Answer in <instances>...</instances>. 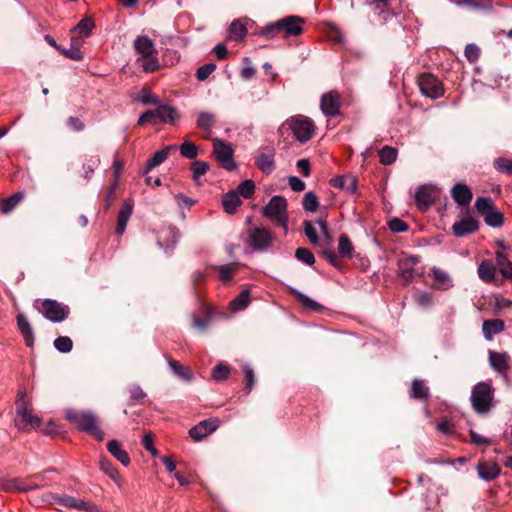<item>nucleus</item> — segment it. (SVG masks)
I'll return each mask as SVG.
<instances>
[{"label": "nucleus", "mask_w": 512, "mask_h": 512, "mask_svg": "<svg viewBox=\"0 0 512 512\" xmlns=\"http://www.w3.org/2000/svg\"><path fill=\"white\" fill-rule=\"evenodd\" d=\"M275 148L273 146L261 147L255 156V165L266 175H270L276 168Z\"/></svg>", "instance_id": "17"}, {"label": "nucleus", "mask_w": 512, "mask_h": 512, "mask_svg": "<svg viewBox=\"0 0 512 512\" xmlns=\"http://www.w3.org/2000/svg\"><path fill=\"white\" fill-rule=\"evenodd\" d=\"M101 470L114 482L120 485L121 476L118 470L112 465V463L105 457L99 461Z\"/></svg>", "instance_id": "40"}, {"label": "nucleus", "mask_w": 512, "mask_h": 512, "mask_svg": "<svg viewBox=\"0 0 512 512\" xmlns=\"http://www.w3.org/2000/svg\"><path fill=\"white\" fill-rule=\"evenodd\" d=\"M389 229L392 232L400 233L409 229V225L400 218H393L388 223Z\"/></svg>", "instance_id": "59"}, {"label": "nucleus", "mask_w": 512, "mask_h": 512, "mask_svg": "<svg viewBox=\"0 0 512 512\" xmlns=\"http://www.w3.org/2000/svg\"><path fill=\"white\" fill-rule=\"evenodd\" d=\"M15 426L22 431L37 429L41 426L42 420L29 408V402L24 391H19L16 400Z\"/></svg>", "instance_id": "3"}, {"label": "nucleus", "mask_w": 512, "mask_h": 512, "mask_svg": "<svg viewBox=\"0 0 512 512\" xmlns=\"http://www.w3.org/2000/svg\"><path fill=\"white\" fill-rule=\"evenodd\" d=\"M107 449L122 465L128 466L130 464V457L128 453L121 448V445L117 440L109 441Z\"/></svg>", "instance_id": "32"}, {"label": "nucleus", "mask_w": 512, "mask_h": 512, "mask_svg": "<svg viewBox=\"0 0 512 512\" xmlns=\"http://www.w3.org/2000/svg\"><path fill=\"white\" fill-rule=\"evenodd\" d=\"M496 265L503 277L512 280V262L507 258V255L498 251L496 253Z\"/></svg>", "instance_id": "36"}, {"label": "nucleus", "mask_w": 512, "mask_h": 512, "mask_svg": "<svg viewBox=\"0 0 512 512\" xmlns=\"http://www.w3.org/2000/svg\"><path fill=\"white\" fill-rule=\"evenodd\" d=\"M493 166L496 170L512 176V160L498 157L494 159Z\"/></svg>", "instance_id": "51"}, {"label": "nucleus", "mask_w": 512, "mask_h": 512, "mask_svg": "<svg viewBox=\"0 0 512 512\" xmlns=\"http://www.w3.org/2000/svg\"><path fill=\"white\" fill-rule=\"evenodd\" d=\"M247 34V28L245 23H243L240 19L234 20L228 29L229 39L234 41H241L245 38Z\"/></svg>", "instance_id": "34"}, {"label": "nucleus", "mask_w": 512, "mask_h": 512, "mask_svg": "<svg viewBox=\"0 0 512 512\" xmlns=\"http://www.w3.org/2000/svg\"><path fill=\"white\" fill-rule=\"evenodd\" d=\"M289 294L295 297V299L305 308L313 310V311H319L322 306L315 302L314 300L310 299L308 296L304 295L303 293L299 292L295 288H289Z\"/></svg>", "instance_id": "38"}, {"label": "nucleus", "mask_w": 512, "mask_h": 512, "mask_svg": "<svg viewBox=\"0 0 512 512\" xmlns=\"http://www.w3.org/2000/svg\"><path fill=\"white\" fill-rule=\"evenodd\" d=\"M416 303L421 307H428L433 302V297L428 292H418L415 296Z\"/></svg>", "instance_id": "61"}, {"label": "nucleus", "mask_w": 512, "mask_h": 512, "mask_svg": "<svg viewBox=\"0 0 512 512\" xmlns=\"http://www.w3.org/2000/svg\"><path fill=\"white\" fill-rule=\"evenodd\" d=\"M215 123V116L209 112H202L197 119V125L205 132H209Z\"/></svg>", "instance_id": "44"}, {"label": "nucleus", "mask_w": 512, "mask_h": 512, "mask_svg": "<svg viewBox=\"0 0 512 512\" xmlns=\"http://www.w3.org/2000/svg\"><path fill=\"white\" fill-rule=\"evenodd\" d=\"M95 27L94 21L90 17H84L80 22L73 28L74 32H78L83 37H88L93 28Z\"/></svg>", "instance_id": "43"}, {"label": "nucleus", "mask_w": 512, "mask_h": 512, "mask_svg": "<svg viewBox=\"0 0 512 512\" xmlns=\"http://www.w3.org/2000/svg\"><path fill=\"white\" fill-rule=\"evenodd\" d=\"M496 266L490 259L483 260L478 266L479 278L485 283H491L495 279Z\"/></svg>", "instance_id": "28"}, {"label": "nucleus", "mask_w": 512, "mask_h": 512, "mask_svg": "<svg viewBox=\"0 0 512 512\" xmlns=\"http://www.w3.org/2000/svg\"><path fill=\"white\" fill-rule=\"evenodd\" d=\"M239 267L240 263L232 262L225 265L213 266V270H215L218 273V277L222 282L228 283L232 280L233 276L238 271Z\"/></svg>", "instance_id": "27"}, {"label": "nucleus", "mask_w": 512, "mask_h": 512, "mask_svg": "<svg viewBox=\"0 0 512 512\" xmlns=\"http://www.w3.org/2000/svg\"><path fill=\"white\" fill-rule=\"evenodd\" d=\"M0 490L5 492H28L25 483L19 478H0Z\"/></svg>", "instance_id": "30"}, {"label": "nucleus", "mask_w": 512, "mask_h": 512, "mask_svg": "<svg viewBox=\"0 0 512 512\" xmlns=\"http://www.w3.org/2000/svg\"><path fill=\"white\" fill-rule=\"evenodd\" d=\"M420 91L426 97L437 99L444 94L443 83L431 73H423L418 78Z\"/></svg>", "instance_id": "11"}, {"label": "nucleus", "mask_w": 512, "mask_h": 512, "mask_svg": "<svg viewBox=\"0 0 512 512\" xmlns=\"http://www.w3.org/2000/svg\"><path fill=\"white\" fill-rule=\"evenodd\" d=\"M304 22L302 17L290 15L261 27L257 34L267 39H274L278 35H282L284 38L299 36L303 33Z\"/></svg>", "instance_id": "1"}, {"label": "nucleus", "mask_w": 512, "mask_h": 512, "mask_svg": "<svg viewBox=\"0 0 512 512\" xmlns=\"http://www.w3.org/2000/svg\"><path fill=\"white\" fill-rule=\"evenodd\" d=\"M134 49L140 57L137 62L145 72L151 73L159 69L158 52L154 42L147 36H138L134 41Z\"/></svg>", "instance_id": "2"}, {"label": "nucleus", "mask_w": 512, "mask_h": 512, "mask_svg": "<svg viewBox=\"0 0 512 512\" xmlns=\"http://www.w3.org/2000/svg\"><path fill=\"white\" fill-rule=\"evenodd\" d=\"M287 124L299 142L305 143L313 137L315 125L311 119L298 115L287 120Z\"/></svg>", "instance_id": "10"}, {"label": "nucleus", "mask_w": 512, "mask_h": 512, "mask_svg": "<svg viewBox=\"0 0 512 512\" xmlns=\"http://www.w3.org/2000/svg\"><path fill=\"white\" fill-rule=\"evenodd\" d=\"M177 116L176 110L169 105H160L156 109L147 110L138 119L139 125L151 123L157 125L160 123H174Z\"/></svg>", "instance_id": "8"}, {"label": "nucleus", "mask_w": 512, "mask_h": 512, "mask_svg": "<svg viewBox=\"0 0 512 512\" xmlns=\"http://www.w3.org/2000/svg\"><path fill=\"white\" fill-rule=\"evenodd\" d=\"M54 347L62 353H68L72 350L73 342L67 336H59L54 340Z\"/></svg>", "instance_id": "53"}, {"label": "nucleus", "mask_w": 512, "mask_h": 512, "mask_svg": "<svg viewBox=\"0 0 512 512\" xmlns=\"http://www.w3.org/2000/svg\"><path fill=\"white\" fill-rule=\"evenodd\" d=\"M464 54L470 63H475L480 57V48L475 44H468Z\"/></svg>", "instance_id": "58"}, {"label": "nucleus", "mask_w": 512, "mask_h": 512, "mask_svg": "<svg viewBox=\"0 0 512 512\" xmlns=\"http://www.w3.org/2000/svg\"><path fill=\"white\" fill-rule=\"evenodd\" d=\"M133 205L129 201H125L118 214V222L116 227V233L122 235L126 229L127 222L132 215Z\"/></svg>", "instance_id": "29"}, {"label": "nucleus", "mask_w": 512, "mask_h": 512, "mask_svg": "<svg viewBox=\"0 0 512 512\" xmlns=\"http://www.w3.org/2000/svg\"><path fill=\"white\" fill-rule=\"evenodd\" d=\"M175 199L181 210L183 218H186V212H190L191 210L192 200L189 197L184 196L183 194H177L175 196Z\"/></svg>", "instance_id": "57"}, {"label": "nucleus", "mask_w": 512, "mask_h": 512, "mask_svg": "<svg viewBox=\"0 0 512 512\" xmlns=\"http://www.w3.org/2000/svg\"><path fill=\"white\" fill-rule=\"evenodd\" d=\"M288 183H289V186L291 187V189L295 192H301L306 187L305 182L296 176H290L288 179Z\"/></svg>", "instance_id": "64"}, {"label": "nucleus", "mask_w": 512, "mask_h": 512, "mask_svg": "<svg viewBox=\"0 0 512 512\" xmlns=\"http://www.w3.org/2000/svg\"><path fill=\"white\" fill-rule=\"evenodd\" d=\"M176 145H169L154 153V155L147 161L146 170H151L159 165H161L169 155V152L172 150H176Z\"/></svg>", "instance_id": "31"}, {"label": "nucleus", "mask_w": 512, "mask_h": 512, "mask_svg": "<svg viewBox=\"0 0 512 512\" xmlns=\"http://www.w3.org/2000/svg\"><path fill=\"white\" fill-rule=\"evenodd\" d=\"M505 329L504 321L501 319L485 320L482 325L483 335L486 340H492L495 334Z\"/></svg>", "instance_id": "26"}, {"label": "nucleus", "mask_w": 512, "mask_h": 512, "mask_svg": "<svg viewBox=\"0 0 512 512\" xmlns=\"http://www.w3.org/2000/svg\"><path fill=\"white\" fill-rule=\"evenodd\" d=\"M238 195H241L245 199H249L252 197L255 191V184L252 180L248 179L239 184L237 190H235Z\"/></svg>", "instance_id": "48"}, {"label": "nucleus", "mask_w": 512, "mask_h": 512, "mask_svg": "<svg viewBox=\"0 0 512 512\" xmlns=\"http://www.w3.org/2000/svg\"><path fill=\"white\" fill-rule=\"evenodd\" d=\"M358 180L354 175H342L336 176L330 179L329 184L334 188H339L349 192L351 194H355L357 190Z\"/></svg>", "instance_id": "20"}, {"label": "nucleus", "mask_w": 512, "mask_h": 512, "mask_svg": "<svg viewBox=\"0 0 512 512\" xmlns=\"http://www.w3.org/2000/svg\"><path fill=\"white\" fill-rule=\"evenodd\" d=\"M510 356L506 352L489 351V362L494 370L505 373L510 369Z\"/></svg>", "instance_id": "22"}, {"label": "nucleus", "mask_w": 512, "mask_h": 512, "mask_svg": "<svg viewBox=\"0 0 512 512\" xmlns=\"http://www.w3.org/2000/svg\"><path fill=\"white\" fill-rule=\"evenodd\" d=\"M438 189L431 184L421 185L415 194V204L420 211H427L435 202Z\"/></svg>", "instance_id": "15"}, {"label": "nucleus", "mask_w": 512, "mask_h": 512, "mask_svg": "<svg viewBox=\"0 0 512 512\" xmlns=\"http://www.w3.org/2000/svg\"><path fill=\"white\" fill-rule=\"evenodd\" d=\"M80 41L76 37L71 38V47L69 49H65L63 47L60 48L59 52L65 57L74 60L80 61L83 59V53L79 48Z\"/></svg>", "instance_id": "37"}, {"label": "nucleus", "mask_w": 512, "mask_h": 512, "mask_svg": "<svg viewBox=\"0 0 512 512\" xmlns=\"http://www.w3.org/2000/svg\"><path fill=\"white\" fill-rule=\"evenodd\" d=\"M304 225V232L311 244L314 246L319 245L320 238L316 232V229L313 227L312 223L308 220H305L303 222Z\"/></svg>", "instance_id": "55"}, {"label": "nucleus", "mask_w": 512, "mask_h": 512, "mask_svg": "<svg viewBox=\"0 0 512 512\" xmlns=\"http://www.w3.org/2000/svg\"><path fill=\"white\" fill-rule=\"evenodd\" d=\"M320 108L327 117H335L340 114L341 96L338 91L332 90L324 93L320 99Z\"/></svg>", "instance_id": "16"}, {"label": "nucleus", "mask_w": 512, "mask_h": 512, "mask_svg": "<svg viewBox=\"0 0 512 512\" xmlns=\"http://www.w3.org/2000/svg\"><path fill=\"white\" fill-rule=\"evenodd\" d=\"M230 375V367L227 364L219 363L212 369V378L216 382L228 379Z\"/></svg>", "instance_id": "46"}, {"label": "nucleus", "mask_w": 512, "mask_h": 512, "mask_svg": "<svg viewBox=\"0 0 512 512\" xmlns=\"http://www.w3.org/2000/svg\"><path fill=\"white\" fill-rule=\"evenodd\" d=\"M243 373H244L245 382H246V387L245 388H246L247 392L249 393L253 389V385H254V382H255L254 371H253V369L249 365H244L243 366Z\"/></svg>", "instance_id": "60"}, {"label": "nucleus", "mask_w": 512, "mask_h": 512, "mask_svg": "<svg viewBox=\"0 0 512 512\" xmlns=\"http://www.w3.org/2000/svg\"><path fill=\"white\" fill-rule=\"evenodd\" d=\"M41 309L36 306V308L43 314V316L55 323H59L64 321L69 315V308L67 306L62 305L56 300L45 299L41 302Z\"/></svg>", "instance_id": "12"}, {"label": "nucleus", "mask_w": 512, "mask_h": 512, "mask_svg": "<svg viewBox=\"0 0 512 512\" xmlns=\"http://www.w3.org/2000/svg\"><path fill=\"white\" fill-rule=\"evenodd\" d=\"M466 217L452 225V232L456 237H465L475 233L479 229L478 220L469 215V210H465Z\"/></svg>", "instance_id": "18"}, {"label": "nucleus", "mask_w": 512, "mask_h": 512, "mask_svg": "<svg viewBox=\"0 0 512 512\" xmlns=\"http://www.w3.org/2000/svg\"><path fill=\"white\" fill-rule=\"evenodd\" d=\"M415 270L405 262L398 260V275L404 286H408L414 279Z\"/></svg>", "instance_id": "39"}, {"label": "nucleus", "mask_w": 512, "mask_h": 512, "mask_svg": "<svg viewBox=\"0 0 512 512\" xmlns=\"http://www.w3.org/2000/svg\"><path fill=\"white\" fill-rule=\"evenodd\" d=\"M25 193L22 191H18L14 193L12 196L5 198L2 201L0 210L3 214L7 215L11 213L15 207L24 199Z\"/></svg>", "instance_id": "35"}, {"label": "nucleus", "mask_w": 512, "mask_h": 512, "mask_svg": "<svg viewBox=\"0 0 512 512\" xmlns=\"http://www.w3.org/2000/svg\"><path fill=\"white\" fill-rule=\"evenodd\" d=\"M409 395L412 399L425 402L430 398V390L423 380L415 379L411 384Z\"/></svg>", "instance_id": "25"}, {"label": "nucleus", "mask_w": 512, "mask_h": 512, "mask_svg": "<svg viewBox=\"0 0 512 512\" xmlns=\"http://www.w3.org/2000/svg\"><path fill=\"white\" fill-rule=\"evenodd\" d=\"M431 273L435 279V281L440 285L439 288L447 289L450 283V277L447 272L433 267L431 269Z\"/></svg>", "instance_id": "49"}, {"label": "nucleus", "mask_w": 512, "mask_h": 512, "mask_svg": "<svg viewBox=\"0 0 512 512\" xmlns=\"http://www.w3.org/2000/svg\"><path fill=\"white\" fill-rule=\"evenodd\" d=\"M295 257L306 265H313L315 263L314 254L308 248H297L295 251Z\"/></svg>", "instance_id": "50"}, {"label": "nucleus", "mask_w": 512, "mask_h": 512, "mask_svg": "<svg viewBox=\"0 0 512 512\" xmlns=\"http://www.w3.org/2000/svg\"><path fill=\"white\" fill-rule=\"evenodd\" d=\"M475 208L481 215L485 216L494 209V203L490 198L478 197L475 202Z\"/></svg>", "instance_id": "47"}, {"label": "nucleus", "mask_w": 512, "mask_h": 512, "mask_svg": "<svg viewBox=\"0 0 512 512\" xmlns=\"http://www.w3.org/2000/svg\"><path fill=\"white\" fill-rule=\"evenodd\" d=\"M493 389L491 385L480 382L474 386L471 394V402L477 413H487L491 408Z\"/></svg>", "instance_id": "9"}, {"label": "nucleus", "mask_w": 512, "mask_h": 512, "mask_svg": "<svg viewBox=\"0 0 512 512\" xmlns=\"http://www.w3.org/2000/svg\"><path fill=\"white\" fill-rule=\"evenodd\" d=\"M241 203V199L235 190L228 191L222 198V205L229 214L235 213L236 208Z\"/></svg>", "instance_id": "33"}, {"label": "nucleus", "mask_w": 512, "mask_h": 512, "mask_svg": "<svg viewBox=\"0 0 512 512\" xmlns=\"http://www.w3.org/2000/svg\"><path fill=\"white\" fill-rule=\"evenodd\" d=\"M123 167H124V163L121 160L116 159L114 161V163H113V182H112L114 187L118 186Z\"/></svg>", "instance_id": "63"}, {"label": "nucleus", "mask_w": 512, "mask_h": 512, "mask_svg": "<svg viewBox=\"0 0 512 512\" xmlns=\"http://www.w3.org/2000/svg\"><path fill=\"white\" fill-rule=\"evenodd\" d=\"M197 301L199 303L200 316L194 315V328L197 329L198 333L205 334L215 320L224 317L226 314L218 312L215 307L204 302L198 295Z\"/></svg>", "instance_id": "5"}, {"label": "nucleus", "mask_w": 512, "mask_h": 512, "mask_svg": "<svg viewBox=\"0 0 512 512\" xmlns=\"http://www.w3.org/2000/svg\"><path fill=\"white\" fill-rule=\"evenodd\" d=\"M451 197L459 206H468L473 198V193L466 184L457 183L451 189Z\"/></svg>", "instance_id": "19"}, {"label": "nucleus", "mask_w": 512, "mask_h": 512, "mask_svg": "<svg viewBox=\"0 0 512 512\" xmlns=\"http://www.w3.org/2000/svg\"><path fill=\"white\" fill-rule=\"evenodd\" d=\"M274 241V235L271 231L256 227L249 230L248 244L255 251H265L270 248Z\"/></svg>", "instance_id": "13"}, {"label": "nucleus", "mask_w": 512, "mask_h": 512, "mask_svg": "<svg viewBox=\"0 0 512 512\" xmlns=\"http://www.w3.org/2000/svg\"><path fill=\"white\" fill-rule=\"evenodd\" d=\"M66 418L79 430L93 435L97 440L102 441L104 439V433L98 426V418L92 412L70 410L66 413Z\"/></svg>", "instance_id": "4"}, {"label": "nucleus", "mask_w": 512, "mask_h": 512, "mask_svg": "<svg viewBox=\"0 0 512 512\" xmlns=\"http://www.w3.org/2000/svg\"><path fill=\"white\" fill-rule=\"evenodd\" d=\"M16 320L18 329L20 330L26 345L28 347H32L34 345L35 337L29 320L23 313H19Z\"/></svg>", "instance_id": "24"}, {"label": "nucleus", "mask_w": 512, "mask_h": 512, "mask_svg": "<svg viewBox=\"0 0 512 512\" xmlns=\"http://www.w3.org/2000/svg\"><path fill=\"white\" fill-rule=\"evenodd\" d=\"M215 70H216L215 63L211 62V63L204 64L197 69L196 77L200 81H205Z\"/></svg>", "instance_id": "56"}, {"label": "nucleus", "mask_w": 512, "mask_h": 512, "mask_svg": "<svg viewBox=\"0 0 512 512\" xmlns=\"http://www.w3.org/2000/svg\"><path fill=\"white\" fill-rule=\"evenodd\" d=\"M287 200L280 195L273 196L263 208V215L275 221L279 226L287 229L288 216L286 213Z\"/></svg>", "instance_id": "7"}, {"label": "nucleus", "mask_w": 512, "mask_h": 512, "mask_svg": "<svg viewBox=\"0 0 512 512\" xmlns=\"http://www.w3.org/2000/svg\"><path fill=\"white\" fill-rule=\"evenodd\" d=\"M485 223L491 227H500L503 225L504 217L503 214L497 211H490L484 216Z\"/></svg>", "instance_id": "52"}, {"label": "nucleus", "mask_w": 512, "mask_h": 512, "mask_svg": "<svg viewBox=\"0 0 512 512\" xmlns=\"http://www.w3.org/2000/svg\"><path fill=\"white\" fill-rule=\"evenodd\" d=\"M378 154H379L381 164L391 165L396 161L398 151L396 148L386 145L382 149L379 150Z\"/></svg>", "instance_id": "41"}, {"label": "nucleus", "mask_w": 512, "mask_h": 512, "mask_svg": "<svg viewBox=\"0 0 512 512\" xmlns=\"http://www.w3.org/2000/svg\"><path fill=\"white\" fill-rule=\"evenodd\" d=\"M477 471L480 478L492 481L500 474L501 468L496 462L480 461L477 465Z\"/></svg>", "instance_id": "23"}, {"label": "nucleus", "mask_w": 512, "mask_h": 512, "mask_svg": "<svg viewBox=\"0 0 512 512\" xmlns=\"http://www.w3.org/2000/svg\"><path fill=\"white\" fill-rule=\"evenodd\" d=\"M169 366L171 370L174 372L175 375H177L180 379L183 380H189V368L182 366L178 361L176 360H169Z\"/></svg>", "instance_id": "54"}, {"label": "nucleus", "mask_w": 512, "mask_h": 512, "mask_svg": "<svg viewBox=\"0 0 512 512\" xmlns=\"http://www.w3.org/2000/svg\"><path fill=\"white\" fill-rule=\"evenodd\" d=\"M217 418H208L194 425V441H200L218 428Z\"/></svg>", "instance_id": "21"}, {"label": "nucleus", "mask_w": 512, "mask_h": 512, "mask_svg": "<svg viewBox=\"0 0 512 512\" xmlns=\"http://www.w3.org/2000/svg\"><path fill=\"white\" fill-rule=\"evenodd\" d=\"M31 503L34 505H41L42 503H53V502H59V496L53 494V493H46L42 496L41 499L33 498L30 500Z\"/></svg>", "instance_id": "62"}, {"label": "nucleus", "mask_w": 512, "mask_h": 512, "mask_svg": "<svg viewBox=\"0 0 512 512\" xmlns=\"http://www.w3.org/2000/svg\"><path fill=\"white\" fill-rule=\"evenodd\" d=\"M250 303L249 290L242 291L235 299H233L229 306L233 311H240L245 309Z\"/></svg>", "instance_id": "42"}, {"label": "nucleus", "mask_w": 512, "mask_h": 512, "mask_svg": "<svg viewBox=\"0 0 512 512\" xmlns=\"http://www.w3.org/2000/svg\"><path fill=\"white\" fill-rule=\"evenodd\" d=\"M304 210L308 212H314L319 207V200L313 191L307 192L302 200Z\"/></svg>", "instance_id": "45"}, {"label": "nucleus", "mask_w": 512, "mask_h": 512, "mask_svg": "<svg viewBox=\"0 0 512 512\" xmlns=\"http://www.w3.org/2000/svg\"><path fill=\"white\" fill-rule=\"evenodd\" d=\"M338 242L339 256L332 249H322L320 254L333 267L340 269L342 267V261L339 259V257L351 259L354 252V246L346 234H341L339 236Z\"/></svg>", "instance_id": "6"}, {"label": "nucleus", "mask_w": 512, "mask_h": 512, "mask_svg": "<svg viewBox=\"0 0 512 512\" xmlns=\"http://www.w3.org/2000/svg\"><path fill=\"white\" fill-rule=\"evenodd\" d=\"M213 146L216 159L221 166L228 171L236 169L237 164L233 160L234 150L231 145L220 139H215L213 141Z\"/></svg>", "instance_id": "14"}]
</instances>
